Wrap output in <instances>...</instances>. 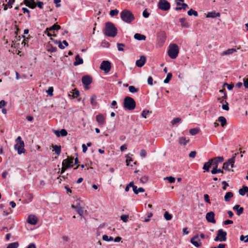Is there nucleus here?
Here are the masks:
<instances>
[{
    "label": "nucleus",
    "mask_w": 248,
    "mask_h": 248,
    "mask_svg": "<svg viewBox=\"0 0 248 248\" xmlns=\"http://www.w3.org/2000/svg\"><path fill=\"white\" fill-rule=\"evenodd\" d=\"M103 31L104 34L108 37H114L117 34V29L114 25L110 22L106 23Z\"/></svg>",
    "instance_id": "obj_1"
},
{
    "label": "nucleus",
    "mask_w": 248,
    "mask_h": 248,
    "mask_svg": "<svg viewBox=\"0 0 248 248\" xmlns=\"http://www.w3.org/2000/svg\"><path fill=\"white\" fill-rule=\"evenodd\" d=\"M120 16L124 22L128 24L131 23L135 19L132 13L127 9L122 11L120 13Z\"/></svg>",
    "instance_id": "obj_2"
},
{
    "label": "nucleus",
    "mask_w": 248,
    "mask_h": 248,
    "mask_svg": "<svg viewBox=\"0 0 248 248\" xmlns=\"http://www.w3.org/2000/svg\"><path fill=\"white\" fill-rule=\"evenodd\" d=\"M136 106V103L134 99L129 96L124 98L123 102V107L125 110H132Z\"/></svg>",
    "instance_id": "obj_3"
},
{
    "label": "nucleus",
    "mask_w": 248,
    "mask_h": 248,
    "mask_svg": "<svg viewBox=\"0 0 248 248\" xmlns=\"http://www.w3.org/2000/svg\"><path fill=\"white\" fill-rule=\"evenodd\" d=\"M16 144L14 146L15 149L17 151L18 154L21 155L26 151L24 148V142L21 137L19 136L16 140Z\"/></svg>",
    "instance_id": "obj_4"
},
{
    "label": "nucleus",
    "mask_w": 248,
    "mask_h": 248,
    "mask_svg": "<svg viewBox=\"0 0 248 248\" xmlns=\"http://www.w3.org/2000/svg\"><path fill=\"white\" fill-rule=\"evenodd\" d=\"M179 52V48L177 45L173 44L169 46L168 53L171 59H175L178 56Z\"/></svg>",
    "instance_id": "obj_5"
},
{
    "label": "nucleus",
    "mask_w": 248,
    "mask_h": 248,
    "mask_svg": "<svg viewBox=\"0 0 248 248\" xmlns=\"http://www.w3.org/2000/svg\"><path fill=\"white\" fill-rule=\"evenodd\" d=\"M158 9L164 11H167L170 10V3L166 0H159L157 4Z\"/></svg>",
    "instance_id": "obj_6"
},
{
    "label": "nucleus",
    "mask_w": 248,
    "mask_h": 248,
    "mask_svg": "<svg viewBox=\"0 0 248 248\" xmlns=\"http://www.w3.org/2000/svg\"><path fill=\"white\" fill-rule=\"evenodd\" d=\"M227 232L224 231L222 229H219L217 231V236L215 237L214 240L215 241H226L227 239Z\"/></svg>",
    "instance_id": "obj_7"
},
{
    "label": "nucleus",
    "mask_w": 248,
    "mask_h": 248,
    "mask_svg": "<svg viewBox=\"0 0 248 248\" xmlns=\"http://www.w3.org/2000/svg\"><path fill=\"white\" fill-rule=\"evenodd\" d=\"M224 161L223 156H217L210 159L211 165L213 166V169H216L218 167L219 163H222Z\"/></svg>",
    "instance_id": "obj_8"
},
{
    "label": "nucleus",
    "mask_w": 248,
    "mask_h": 248,
    "mask_svg": "<svg viewBox=\"0 0 248 248\" xmlns=\"http://www.w3.org/2000/svg\"><path fill=\"white\" fill-rule=\"evenodd\" d=\"M100 68L107 73L111 69V63L108 61H103L100 64Z\"/></svg>",
    "instance_id": "obj_9"
},
{
    "label": "nucleus",
    "mask_w": 248,
    "mask_h": 248,
    "mask_svg": "<svg viewBox=\"0 0 248 248\" xmlns=\"http://www.w3.org/2000/svg\"><path fill=\"white\" fill-rule=\"evenodd\" d=\"M234 164V157H232L227 162L223 163L222 168L225 170L230 171L231 169L229 168V166H231V168H232L233 167Z\"/></svg>",
    "instance_id": "obj_10"
},
{
    "label": "nucleus",
    "mask_w": 248,
    "mask_h": 248,
    "mask_svg": "<svg viewBox=\"0 0 248 248\" xmlns=\"http://www.w3.org/2000/svg\"><path fill=\"white\" fill-rule=\"evenodd\" d=\"M61 29V26L56 24H54L50 28H47L45 31V33L48 36H51L52 34L49 32V31H52L55 30H58Z\"/></svg>",
    "instance_id": "obj_11"
},
{
    "label": "nucleus",
    "mask_w": 248,
    "mask_h": 248,
    "mask_svg": "<svg viewBox=\"0 0 248 248\" xmlns=\"http://www.w3.org/2000/svg\"><path fill=\"white\" fill-rule=\"evenodd\" d=\"M198 234L194 235L191 238L190 242L196 247L199 248L202 246V242L200 239L198 238Z\"/></svg>",
    "instance_id": "obj_12"
},
{
    "label": "nucleus",
    "mask_w": 248,
    "mask_h": 248,
    "mask_svg": "<svg viewBox=\"0 0 248 248\" xmlns=\"http://www.w3.org/2000/svg\"><path fill=\"white\" fill-rule=\"evenodd\" d=\"M73 162V158L68 156L67 158L64 159L62 162V166L66 167V168H69L72 167Z\"/></svg>",
    "instance_id": "obj_13"
},
{
    "label": "nucleus",
    "mask_w": 248,
    "mask_h": 248,
    "mask_svg": "<svg viewBox=\"0 0 248 248\" xmlns=\"http://www.w3.org/2000/svg\"><path fill=\"white\" fill-rule=\"evenodd\" d=\"M96 120L100 125H103L106 123V117L102 114H99L96 116Z\"/></svg>",
    "instance_id": "obj_14"
},
{
    "label": "nucleus",
    "mask_w": 248,
    "mask_h": 248,
    "mask_svg": "<svg viewBox=\"0 0 248 248\" xmlns=\"http://www.w3.org/2000/svg\"><path fill=\"white\" fill-rule=\"evenodd\" d=\"M215 214L213 212H208L206 215V219L209 222H211L213 223H216V220L215 219Z\"/></svg>",
    "instance_id": "obj_15"
},
{
    "label": "nucleus",
    "mask_w": 248,
    "mask_h": 248,
    "mask_svg": "<svg viewBox=\"0 0 248 248\" xmlns=\"http://www.w3.org/2000/svg\"><path fill=\"white\" fill-rule=\"evenodd\" d=\"M146 61V58L144 56H141L140 59L136 62V65L139 67H142L145 63Z\"/></svg>",
    "instance_id": "obj_16"
},
{
    "label": "nucleus",
    "mask_w": 248,
    "mask_h": 248,
    "mask_svg": "<svg viewBox=\"0 0 248 248\" xmlns=\"http://www.w3.org/2000/svg\"><path fill=\"white\" fill-rule=\"evenodd\" d=\"M82 82L85 86L89 85L92 82V79L89 76H84L82 78Z\"/></svg>",
    "instance_id": "obj_17"
},
{
    "label": "nucleus",
    "mask_w": 248,
    "mask_h": 248,
    "mask_svg": "<svg viewBox=\"0 0 248 248\" xmlns=\"http://www.w3.org/2000/svg\"><path fill=\"white\" fill-rule=\"evenodd\" d=\"M38 221L37 217L32 215L29 216L27 219V222L30 224L35 225Z\"/></svg>",
    "instance_id": "obj_18"
},
{
    "label": "nucleus",
    "mask_w": 248,
    "mask_h": 248,
    "mask_svg": "<svg viewBox=\"0 0 248 248\" xmlns=\"http://www.w3.org/2000/svg\"><path fill=\"white\" fill-rule=\"evenodd\" d=\"M157 38L159 42L164 43L166 39V33L164 31H161L157 34Z\"/></svg>",
    "instance_id": "obj_19"
},
{
    "label": "nucleus",
    "mask_w": 248,
    "mask_h": 248,
    "mask_svg": "<svg viewBox=\"0 0 248 248\" xmlns=\"http://www.w3.org/2000/svg\"><path fill=\"white\" fill-rule=\"evenodd\" d=\"M24 3L27 6L31 9H34L36 6L34 0H24Z\"/></svg>",
    "instance_id": "obj_20"
},
{
    "label": "nucleus",
    "mask_w": 248,
    "mask_h": 248,
    "mask_svg": "<svg viewBox=\"0 0 248 248\" xmlns=\"http://www.w3.org/2000/svg\"><path fill=\"white\" fill-rule=\"evenodd\" d=\"M72 207L73 208L76 209V211L78 213L81 217L83 216L84 210L82 207H81L79 205L75 206L74 205H72Z\"/></svg>",
    "instance_id": "obj_21"
},
{
    "label": "nucleus",
    "mask_w": 248,
    "mask_h": 248,
    "mask_svg": "<svg viewBox=\"0 0 248 248\" xmlns=\"http://www.w3.org/2000/svg\"><path fill=\"white\" fill-rule=\"evenodd\" d=\"M233 209L237 212V214L238 216L241 215L244 211V208L240 207L239 205H235L234 206Z\"/></svg>",
    "instance_id": "obj_22"
},
{
    "label": "nucleus",
    "mask_w": 248,
    "mask_h": 248,
    "mask_svg": "<svg viewBox=\"0 0 248 248\" xmlns=\"http://www.w3.org/2000/svg\"><path fill=\"white\" fill-rule=\"evenodd\" d=\"M219 16H220V14L215 11L208 12L206 15V17L208 18H215Z\"/></svg>",
    "instance_id": "obj_23"
},
{
    "label": "nucleus",
    "mask_w": 248,
    "mask_h": 248,
    "mask_svg": "<svg viewBox=\"0 0 248 248\" xmlns=\"http://www.w3.org/2000/svg\"><path fill=\"white\" fill-rule=\"evenodd\" d=\"M75 62H74V65L77 66L83 63V60L82 58H80L79 55H77L75 57Z\"/></svg>",
    "instance_id": "obj_24"
},
{
    "label": "nucleus",
    "mask_w": 248,
    "mask_h": 248,
    "mask_svg": "<svg viewBox=\"0 0 248 248\" xmlns=\"http://www.w3.org/2000/svg\"><path fill=\"white\" fill-rule=\"evenodd\" d=\"M211 162H210V159H209L208 162H205L203 166V170L206 171H209L210 168L211 167Z\"/></svg>",
    "instance_id": "obj_25"
},
{
    "label": "nucleus",
    "mask_w": 248,
    "mask_h": 248,
    "mask_svg": "<svg viewBox=\"0 0 248 248\" xmlns=\"http://www.w3.org/2000/svg\"><path fill=\"white\" fill-rule=\"evenodd\" d=\"M248 192V187L246 186H243L242 188L239 190V193L241 196H244L245 194Z\"/></svg>",
    "instance_id": "obj_26"
},
{
    "label": "nucleus",
    "mask_w": 248,
    "mask_h": 248,
    "mask_svg": "<svg viewBox=\"0 0 248 248\" xmlns=\"http://www.w3.org/2000/svg\"><path fill=\"white\" fill-rule=\"evenodd\" d=\"M189 141V139H186L185 137H182L179 139V143L183 145H186Z\"/></svg>",
    "instance_id": "obj_27"
},
{
    "label": "nucleus",
    "mask_w": 248,
    "mask_h": 248,
    "mask_svg": "<svg viewBox=\"0 0 248 248\" xmlns=\"http://www.w3.org/2000/svg\"><path fill=\"white\" fill-rule=\"evenodd\" d=\"M7 102L3 100L0 101V108H2V112L5 114L7 113V110L3 108V107L5 106Z\"/></svg>",
    "instance_id": "obj_28"
},
{
    "label": "nucleus",
    "mask_w": 248,
    "mask_h": 248,
    "mask_svg": "<svg viewBox=\"0 0 248 248\" xmlns=\"http://www.w3.org/2000/svg\"><path fill=\"white\" fill-rule=\"evenodd\" d=\"M236 49L235 48H230L228 49L226 51H224L222 52V55H227L232 54L235 52H236Z\"/></svg>",
    "instance_id": "obj_29"
},
{
    "label": "nucleus",
    "mask_w": 248,
    "mask_h": 248,
    "mask_svg": "<svg viewBox=\"0 0 248 248\" xmlns=\"http://www.w3.org/2000/svg\"><path fill=\"white\" fill-rule=\"evenodd\" d=\"M134 38L139 41L145 40L146 39V36L143 34H141L140 33H136L134 35Z\"/></svg>",
    "instance_id": "obj_30"
},
{
    "label": "nucleus",
    "mask_w": 248,
    "mask_h": 248,
    "mask_svg": "<svg viewBox=\"0 0 248 248\" xmlns=\"http://www.w3.org/2000/svg\"><path fill=\"white\" fill-rule=\"evenodd\" d=\"M217 121L219 122L222 127H224L227 124L226 118L223 116H220L218 117Z\"/></svg>",
    "instance_id": "obj_31"
},
{
    "label": "nucleus",
    "mask_w": 248,
    "mask_h": 248,
    "mask_svg": "<svg viewBox=\"0 0 248 248\" xmlns=\"http://www.w3.org/2000/svg\"><path fill=\"white\" fill-rule=\"evenodd\" d=\"M233 196V194L232 192H227L224 196V200L226 202H229L231 198Z\"/></svg>",
    "instance_id": "obj_32"
},
{
    "label": "nucleus",
    "mask_w": 248,
    "mask_h": 248,
    "mask_svg": "<svg viewBox=\"0 0 248 248\" xmlns=\"http://www.w3.org/2000/svg\"><path fill=\"white\" fill-rule=\"evenodd\" d=\"M179 21L181 23V25L183 27L187 28L188 27V24L186 22V18L183 17L179 19Z\"/></svg>",
    "instance_id": "obj_33"
},
{
    "label": "nucleus",
    "mask_w": 248,
    "mask_h": 248,
    "mask_svg": "<svg viewBox=\"0 0 248 248\" xmlns=\"http://www.w3.org/2000/svg\"><path fill=\"white\" fill-rule=\"evenodd\" d=\"M15 2V0H9L8 3L4 5V9L7 10L8 8H11L13 4Z\"/></svg>",
    "instance_id": "obj_34"
},
{
    "label": "nucleus",
    "mask_w": 248,
    "mask_h": 248,
    "mask_svg": "<svg viewBox=\"0 0 248 248\" xmlns=\"http://www.w3.org/2000/svg\"><path fill=\"white\" fill-rule=\"evenodd\" d=\"M145 191V189L142 187L137 188V186H134L133 192L135 194H138L139 192H143Z\"/></svg>",
    "instance_id": "obj_35"
},
{
    "label": "nucleus",
    "mask_w": 248,
    "mask_h": 248,
    "mask_svg": "<svg viewBox=\"0 0 248 248\" xmlns=\"http://www.w3.org/2000/svg\"><path fill=\"white\" fill-rule=\"evenodd\" d=\"M54 151L57 155H59L61 152V146L58 145L53 146Z\"/></svg>",
    "instance_id": "obj_36"
},
{
    "label": "nucleus",
    "mask_w": 248,
    "mask_h": 248,
    "mask_svg": "<svg viewBox=\"0 0 248 248\" xmlns=\"http://www.w3.org/2000/svg\"><path fill=\"white\" fill-rule=\"evenodd\" d=\"M96 96L95 95H93L92 96L91 98V104L93 106L95 107L97 105V103L96 101Z\"/></svg>",
    "instance_id": "obj_37"
},
{
    "label": "nucleus",
    "mask_w": 248,
    "mask_h": 248,
    "mask_svg": "<svg viewBox=\"0 0 248 248\" xmlns=\"http://www.w3.org/2000/svg\"><path fill=\"white\" fill-rule=\"evenodd\" d=\"M187 14L189 16H191L192 15L194 16H198V12L196 11L193 10L192 9H190L188 12Z\"/></svg>",
    "instance_id": "obj_38"
},
{
    "label": "nucleus",
    "mask_w": 248,
    "mask_h": 248,
    "mask_svg": "<svg viewBox=\"0 0 248 248\" xmlns=\"http://www.w3.org/2000/svg\"><path fill=\"white\" fill-rule=\"evenodd\" d=\"M18 246V243L16 242L9 244L6 248H17Z\"/></svg>",
    "instance_id": "obj_39"
},
{
    "label": "nucleus",
    "mask_w": 248,
    "mask_h": 248,
    "mask_svg": "<svg viewBox=\"0 0 248 248\" xmlns=\"http://www.w3.org/2000/svg\"><path fill=\"white\" fill-rule=\"evenodd\" d=\"M164 217L167 220H170L172 219V216L168 212L166 211L164 214Z\"/></svg>",
    "instance_id": "obj_40"
},
{
    "label": "nucleus",
    "mask_w": 248,
    "mask_h": 248,
    "mask_svg": "<svg viewBox=\"0 0 248 248\" xmlns=\"http://www.w3.org/2000/svg\"><path fill=\"white\" fill-rule=\"evenodd\" d=\"M172 75L171 73H169L167 74L166 78L164 79V83H168L170 80L172 78Z\"/></svg>",
    "instance_id": "obj_41"
},
{
    "label": "nucleus",
    "mask_w": 248,
    "mask_h": 248,
    "mask_svg": "<svg viewBox=\"0 0 248 248\" xmlns=\"http://www.w3.org/2000/svg\"><path fill=\"white\" fill-rule=\"evenodd\" d=\"M199 129L198 128H192V129H190V130H189L190 134L192 136L197 134L199 133Z\"/></svg>",
    "instance_id": "obj_42"
},
{
    "label": "nucleus",
    "mask_w": 248,
    "mask_h": 248,
    "mask_svg": "<svg viewBox=\"0 0 248 248\" xmlns=\"http://www.w3.org/2000/svg\"><path fill=\"white\" fill-rule=\"evenodd\" d=\"M211 173L212 174H217V173H224V172L223 171L220 169H212L211 171Z\"/></svg>",
    "instance_id": "obj_43"
},
{
    "label": "nucleus",
    "mask_w": 248,
    "mask_h": 248,
    "mask_svg": "<svg viewBox=\"0 0 248 248\" xmlns=\"http://www.w3.org/2000/svg\"><path fill=\"white\" fill-rule=\"evenodd\" d=\"M102 239L105 241H111L113 240V238L111 236H108L107 235H103Z\"/></svg>",
    "instance_id": "obj_44"
},
{
    "label": "nucleus",
    "mask_w": 248,
    "mask_h": 248,
    "mask_svg": "<svg viewBox=\"0 0 248 248\" xmlns=\"http://www.w3.org/2000/svg\"><path fill=\"white\" fill-rule=\"evenodd\" d=\"M117 46L119 51H124V47L125 46V45L124 44L118 43L117 44Z\"/></svg>",
    "instance_id": "obj_45"
},
{
    "label": "nucleus",
    "mask_w": 248,
    "mask_h": 248,
    "mask_svg": "<svg viewBox=\"0 0 248 248\" xmlns=\"http://www.w3.org/2000/svg\"><path fill=\"white\" fill-rule=\"evenodd\" d=\"M151 113L152 112L150 111L149 110H143L142 112L141 115L143 118H146L148 114Z\"/></svg>",
    "instance_id": "obj_46"
},
{
    "label": "nucleus",
    "mask_w": 248,
    "mask_h": 248,
    "mask_svg": "<svg viewBox=\"0 0 248 248\" xmlns=\"http://www.w3.org/2000/svg\"><path fill=\"white\" fill-rule=\"evenodd\" d=\"M128 88H129V92L132 93H135L138 91V89L136 88L133 86H129Z\"/></svg>",
    "instance_id": "obj_47"
},
{
    "label": "nucleus",
    "mask_w": 248,
    "mask_h": 248,
    "mask_svg": "<svg viewBox=\"0 0 248 248\" xmlns=\"http://www.w3.org/2000/svg\"><path fill=\"white\" fill-rule=\"evenodd\" d=\"M50 39L52 40V41H53L56 44H57L58 43V46L60 48L62 49H63L65 47L62 45V42H61V41H59L58 42H57V41H55L52 38H50Z\"/></svg>",
    "instance_id": "obj_48"
},
{
    "label": "nucleus",
    "mask_w": 248,
    "mask_h": 248,
    "mask_svg": "<svg viewBox=\"0 0 248 248\" xmlns=\"http://www.w3.org/2000/svg\"><path fill=\"white\" fill-rule=\"evenodd\" d=\"M164 180H168L170 183H173L175 182V179L172 176L166 177L164 178Z\"/></svg>",
    "instance_id": "obj_49"
},
{
    "label": "nucleus",
    "mask_w": 248,
    "mask_h": 248,
    "mask_svg": "<svg viewBox=\"0 0 248 248\" xmlns=\"http://www.w3.org/2000/svg\"><path fill=\"white\" fill-rule=\"evenodd\" d=\"M118 13H119V11L118 10H117V9L111 10L110 11L109 15L111 16H113L117 15L118 14Z\"/></svg>",
    "instance_id": "obj_50"
},
{
    "label": "nucleus",
    "mask_w": 248,
    "mask_h": 248,
    "mask_svg": "<svg viewBox=\"0 0 248 248\" xmlns=\"http://www.w3.org/2000/svg\"><path fill=\"white\" fill-rule=\"evenodd\" d=\"M60 136H62V137H65L67 135V132L64 129H62L61 131H60Z\"/></svg>",
    "instance_id": "obj_51"
},
{
    "label": "nucleus",
    "mask_w": 248,
    "mask_h": 248,
    "mask_svg": "<svg viewBox=\"0 0 248 248\" xmlns=\"http://www.w3.org/2000/svg\"><path fill=\"white\" fill-rule=\"evenodd\" d=\"M181 121V119L179 118H176L172 120L171 121L172 124L174 125L177 123H179Z\"/></svg>",
    "instance_id": "obj_52"
},
{
    "label": "nucleus",
    "mask_w": 248,
    "mask_h": 248,
    "mask_svg": "<svg viewBox=\"0 0 248 248\" xmlns=\"http://www.w3.org/2000/svg\"><path fill=\"white\" fill-rule=\"evenodd\" d=\"M129 217L128 215H122L121 216V219L124 222H126L128 221Z\"/></svg>",
    "instance_id": "obj_53"
},
{
    "label": "nucleus",
    "mask_w": 248,
    "mask_h": 248,
    "mask_svg": "<svg viewBox=\"0 0 248 248\" xmlns=\"http://www.w3.org/2000/svg\"><path fill=\"white\" fill-rule=\"evenodd\" d=\"M147 155L146 151L144 149H141L140 152V155L142 157H145Z\"/></svg>",
    "instance_id": "obj_54"
},
{
    "label": "nucleus",
    "mask_w": 248,
    "mask_h": 248,
    "mask_svg": "<svg viewBox=\"0 0 248 248\" xmlns=\"http://www.w3.org/2000/svg\"><path fill=\"white\" fill-rule=\"evenodd\" d=\"M196 154H197V153L196 151H191L189 154V157L190 158H194L196 156Z\"/></svg>",
    "instance_id": "obj_55"
},
{
    "label": "nucleus",
    "mask_w": 248,
    "mask_h": 248,
    "mask_svg": "<svg viewBox=\"0 0 248 248\" xmlns=\"http://www.w3.org/2000/svg\"><path fill=\"white\" fill-rule=\"evenodd\" d=\"M53 88L52 87H50L48 88V89L46 92L49 95L52 96L53 95Z\"/></svg>",
    "instance_id": "obj_56"
},
{
    "label": "nucleus",
    "mask_w": 248,
    "mask_h": 248,
    "mask_svg": "<svg viewBox=\"0 0 248 248\" xmlns=\"http://www.w3.org/2000/svg\"><path fill=\"white\" fill-rule=\"evenodd\" d=\"M225 104H223L222 108L223 109H224V110H229V107L228 103L226 101H225Z\"/></svg>",
    "instance_id": "obj_57"
},
{
    "label": "nucleus",
    "mask_w": 248,
    "mask_h": 248,
    "mask_svg": "<svg viewBox=\"0 0 248 248\" xmlns=\"http://www.w3.org/2000/svg\"><path fill=\"white\" fill-rule=\"evenodd\" d=\"M244 81V85L246 88H248V78H244L243 79Z\"/></svg>",
    "instance_id": "obj_58"
},
{
    "label": "nucleus",
    "mask_w": 248,
    "mask_h": 248,
    "mask_svg": "<svg viewBox=\"0 0 248 248\" xmlns=\"http://www.w3.org/2000/svg\"><path fill=\"white\" fill-rule=\"evenodd\" d=\"M142 15L145 18H147L149 16V13L145 10L143 12Z\"/></svg>",
    "instance_id": "obj_59"
},
{
    "label": "nucleus",
    "mask_w": 248,
    "mask_h": 248,
    "mask_svg": "<svg viewBox=\"0 0 248 248\" xmlns=\"http://www.w3.org/2000/svg\"><path fill=\"white\" fill-rule=\"evenodd\" d=\"M36 5L40 8L42 9L44 5V3L42 1H38Z\"/></svg>",
    "instance_id": "obj_60"
},
{
    "label": "nucleus",
    "mask_w": 248,
    "mask_h": 248,
    "mask_svg": "<svg viewBox=\"0 0 248 248\" xmlns=\"http://www.w3.org/2000/svg\"><path fill=\"white\" fill-rule=\"evenodd\" d=\"M204 201L206 202L210 203V199H209V197L208 195H207V194L204 195Z\"/></svg>",
    "instance_id": "obj_61"
},
{
    "label": "nucleus",
    "mask_w": 248,
    "mask_h": 248,
    "mask_svg": "<svg viewBox=\"0 0 248 248\" xmlns=\"http://www.w3.org/2000/svg\"><path fill=\"white\" fill-rule=\"evenodd\" d=\"M222 184L224 185L222 187V189L223 190H225L226 189L227 186H229V185L226 181H223Z\"/></svg>",
    "instance_id": "obj_62"
},
{
    "label": "nucleus",
    "mask_w": 248,
    "mask_h": 248,
    "mask_svg": "<svg viewBox=\"0 0 248 248\" xmlns=\"http://www.w3.org/2000/svg\"><path fill=\"white\" fill-rule=\"evenodd\" d=\"M22 10L23 11V12L25 13H27L28 14V17H30V11L27 8H25V7H23L22 8Z\"/></svg>",
    "instance_id": "obj_63"
},
{
    "label": "nucleus",
    "mask_w": 248,
    "mask_h": 248,
    "mask_svg": "<svg viewBox=\"0 0 248 248\" xmlns=\"http://www.w3.org/2000/svg\"><path fill=\"white\" fill-rule=\"evenodd\" d=\"M153 79L152 77H149L148 78V79H147V82H148V84L151 85H153Z\"/></svg>",
    "instance_id": "obj_64"
}]
</instances>
